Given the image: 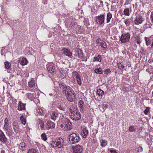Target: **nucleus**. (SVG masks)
Wrapping results in <instances>:
<instances>
[{
  "label": "nucleus",
  "mask_w": 153,
  "mask_h": 153,
  "mask_svg": "<svg viewBox=\"0 0 153 153\" xmlns=\"http://www.w3.org/2000/svg\"><path fill=\"white\" fill-rule=\"evenodd\" d=\"M59 87L62 90V93L66 96L69 101L72 102L75 101V95L71 87L66 85L63 83L61 82L59 84Z\"/></svg>",
  "instance_id": "f257e3e1"
},
{
  "label": "nucleus",
  "mask_w": 153,
  "mask_h": 153,
  "mask_svg": "<svg viewBox=\"0 0 153 153\" xmlns=\"http://www.w3.org/2000/svg\"><path fill=\"white\" fill-rule=\"evenodd\" d=\"M70 112L71 113V118L75 121L78 120L81 118L80 113L76 109L72 108L70 109Z\"/></svg>",
  "instance_id": "f03ea898"
},
{
  "label": "nucleus",
  "mask_w": 153,
  "mask_h": 153,
  "mask_svg": "<svg viewBox=\"0 0 153 153\" xmlns=\"http://www.w3.org/2000/svg\"><path fill=\"white\" fill-rule=\"evenodd\" d=\"M70 144H73L78 143L80 140V138L79 136L76 133H72L69 136Z\"/></svg>",
  "instance_id": "7ed1b4c3"
},
{
  "label": "nucleus",
  "mask_w": 153,
  "mask_h": 153,
  "mask_svg": "<svg viewBox=\"0 0 153 153\" xmlns=\"http://www.w3.org/2000/svg\"><path fill=\"white\" fill-rule=\"evenodd\" d=\"M61 127L63 128L64 131L70 130L72 128V124L68 119H66L65 122L61 125Z\"/></svg>",
  "instance_id": "20e7f679"
},
{
  "label": "nucleus",
  "mask_w": 153,
  "mask_h": 153,
  "mask_svg": "<svg viewBox=\"0 0 153 153\" xmlns=\"http://www.w3.org/2000/svg\"><path fill=\"white\" fill-rule=\"evenodd\" d=\"M130 38V35L129 33H125L122 34L120 40L121 43H123L128 42Z\"/></svg>",
  "instance_id": "39448f33"
},
{
  "label": "nucleus",
  "mask_w": 153,
  "mask_h": 153,
  "mask_svg": "<svg viewBox=\"0 0 153 153\" xmlns=\"http://www.w3.org/2000/svg\"><path fill=\"white\" fill-rule=\"evenodd\" d=\"M47 70L50 73L54 74L56 70L54 65L53 63H50L47 67Z\"/></svg>",
  "instance_id": "423d86ee"
},
{
  "label": "nucleus",
  "mask_w": 153,
  "mask_h": 153,
  "mask_svg": "<svg viewBox=\"0 0 153 153\" xmlns=\"http://www.w3.org/2000/svg\"><path fill=\"white\" fill-rule=\"evenodd\" d=\"M63 140L62 138L59 139L57 141L53 142L52 145H55V146H57L59 148H61L63 146Z\"/></svg>",
  "instance_id": "0eeeda50"
},
{
  "label": "nucleus",
  "mask_w": 153,
  "mask_h": 153,
  "mask_svg": "<svg viewBox=\"0 0 153 153\" xmlns=\"http://www.w3.org/2000/svg\"><path fill=\"white\" fill-rule=\"evenodd\" d=\"M97 22L100 25L104 24L105 21V16L104 15H101L97 16L96 20Z\"/></svg>",
  "instance_id": "6e6552de"
},
{
  "label": "nucleus",
  "mask_w": 153,
  "mask_h": 153,
  "mask_svg": "<svg viewBox=\"0 0 153 153\" xmlns=\"http://www.w3.org/2000/svg\"><path fill=\"white\" fill-rule=\"evenodd\" d=\"M82 151V148L81 146L79 145L74 146L73 148V152L74 153H81Z\"/></svg>",
  "instance_id": "1a4fd4ad"
},
{
  "label": "nucleus",
  "mask_w": 153,
  "mask_h": 153,
  "mask_svg": "<svg viewBox=\"0 0 153 153\" xmlns=\"http://www.w3.org/2000/svg\"><path fill=\"white\" fill-rule=\"evenodd\" d=\"M0 141L3 143H6L7 141V139L4 133L1 130H0Z\"/></svg>",
  "instance_id": "9d476101"
},
{
  "label": "nucleus",
  "mask_w": 153,
  "mask_h": 153,
  "mask_svg": "<svg viewBox=\"0 0 153 153\" xmlns=\"http://www.w3.org/2000/svg\"><path fill=\"white\" fill-rule=\"evenodd\" d=\"M143 20L144 19L140 15H139L137 16L136 18L134 20V23L135 24L138 25L141 24Z\"/></svg>",
  "instance_id": "9b49d317"
},
{
  "label": "nucleus",
  "mask_w": 153,
  "mask_h": 153,
  "mask_svg": "<svg viewBox=\"0 0 153 153\" xmlns=\"http://www.w3.org/2000/svg\"><path fill=\"white\" fill-rule=\"evenodd\" d=\"M18 62L22 65H25L28 64V62L26 58L21 57L18 60Z\"/></svg>",
  "instance_id": "f8f14e48"
},
{
  "label": "nucleus",
  "mask_w": 153,
  "mask_h": 153,
  "mask_svg": "<svg viewBox=\"0 0 153 153\" xmlns=\"http://www.w3.org/2000/svg\"><path fill=\"white\" fill-rule=\"evenodd\" d=\"M55 125L54 123L52 122L50 120H48L47 123L45 128L48 129L50 128H54Z\"/></svg>",
  "instance_id": "ddd939ff"
},
{
  "label": "nucleus",
  "mask_w": 153,
  "mask_h": 153,
  "mask_svg": "<svg viewBox=\"0 0 153 153\" xmlns=\"http://www.w3.org/2000/svg\"><path fill=\"white\" fill-rule=\"evenodd\" d=\"M63 52L66 56L70 58L72 57V53L69 49L64 48L63 49Z\"/></svg>",
  "instance_id": "4468645a"
},
{
  "label": "nucleus",
  "mask_w": 153,
  "mask_h": 153,
  "mask_svg": "<svg viewBox=\"0 0 153 153\" xmlns=\"http://www.w3.org/2000/svg\"><path fill=\"white\" fill-rule=\"evenodd\" d=\"M82 137L84 138H86L88 134V131L86 128H83L82 129Z\"/></svg>",
  "instance_id": "2eb2a0df"
},
{
  "label": "nucleus",
  "mask_w": 153,
  "mask_h": 153,
  "mask_svg": "<svg viewBox=\"0 0 153 153\" xmlns=\"http://www.w3.org/2000/svg\"><path fill=\"white\" fill-rule=\"evenodd\" d=\"M25 105L22 103L21 101L19 102L18 104V109L19 111H22L25 109Z\"/></svg>",
  "instance_id": "dca6fc26"
},
{
  "label": "nucleus",
  "mask_w": 153,
  "mask_h": 153,
  "mask_svg": "<svg viewBox=\"0 0 153 153\" xmlns=\"http://www.w3.org/2000/svg\"><path fill=\"white\" fill-rule=\"evenodd\" d=\"M76 54H77L78 57L80 58H82L83 57V53L82 51L79 48L76 51Z\"/></svg>",
  "instance_id": "f3484780"
},
{
  "label": "nucleus",
  "mask_w": 153,
  "mask_h": 153,
  "mask_svg": "<svg viewBox=\"0 0 153 153\" xmlns=\"http://www.w3.org/2000/svg\"><path fill=\"white\" fill-rule=\"evenodd\" d=\"M58 114L57 112H52L51 114V118L54 121H55L58 117Z\"/></svg>",
  "instance_id": "a211bd4d"
},
{
  "label": "nucleus",
  "mask_w": 153,
  "mask_h": 153,
  "mask_svg": "<svg viewBox=\"0 0 153 153\" xmlns=\"http://www.w3.org/2000/svg\"><path fill=\"white\" fill-rule=\"evenodd\" d=\"M19 147L21 150L23 151L26 150L27 148V146L25 143L22 142L20 143Z\"/></svg>",
  "instance_id": "6ab92c4d"
},
{
  "label": "nucleus",
  "mask_w": 153,
  "mask_h": 153,
  "mask_svg": "<svg viewBox=\"0 0 153 153\" xmlns=\"http://www.w3.org/2000/svg\"><path fill=\"white\" fill-rule=\"evenodd\" d=\"M13 129L14 131L16 133H18L19 132V126L15 123H13Z\"/></svg>",
  "instance_id": "aec40b11"
},
{
  "label": "nucleus",
  "mask_w": 153,
  "mask_h": 153,
  "mask_svg": "<svg viewBox=\"0 0 153 153\" xmlns=\"http://www.w3.org/2000/svg\"><path fill=\"white\" fill-rule=\"evenodd\" d=\"M102 59V57L100 55H98L97 56L94 57L93 62L98 61L100 62H101Z\"/></svg>",
  "instance_id": "412c9836"
},
{
  "label": "nucleus",
  "mask_w": 153,
  "mask_h": 153,
  "mask_svg": "<svg viewBox=\"0 0 153 153\" xmlns=\"http://www.w3.org/2000/svg\"><path fill=\"white\" fill-rule=\"evenodd\" d=\"M4 121V128L7 131L8 130V127L9 126V124L8 123V120L7 118H6L5 119Z\"/></svg>",
  "instance_id": "4be33fe9"
},
{
  "label": "nucleus",
  "mask_w": 153,
  "mask_h": 153,
  "mask_svg": "<svg viewBox=\"0 0 153 153\" xmlns=\"http://www.w3.org/2000/svg\"><path fill=\"white\" fill-rule=\"evenodd\" d=\"M153 36H152L149 37H145L144 38L145 41H146V44L147 46H148L151 43V41L150 38L152 37Z\"/></svg>",
  "instance_id": "5701e85b"
},
{
  "label": "nucleus",
  "mask_w": 153,
  "mask_h": 153,
  "mask_svg": "<svg viewBox=\"0 0 153 153\" xmlns=\"http://www.w3.org/2000/svg\"><path fill=\"white\" fill-rule=\"evenodd\" d=\"M84 103V102L82 100H79L78 102V106L80 108L81 111H83Z\"/></svg>",
  "instance_id": "b1692460"
},
{
  "label": "nucleus",
  "mask_w": 153,
  "mask_h": 153,
  "mask_svg": "<svg viewBox=\"0 0 153 153\" xmlns=\"http://www.w3.org/2000/svg\"><path fill=\"white\" fill-rule=\"evenodd\" d=\"M38 126L40 127L41 130L45 129V125L44 122L42 120H40L39 121Z\"/></svg>",
  "instance_id": "393cba45"
},
{
  "label": "nucleus",
  "mask_w": 153,
  "mask_h": 153,
  "mask_svg": "<svg viewBox=\"0 0 153 153\" xmlns=\"http://www.w3.org/2000/svg\"><path fill=\"white\" fill-rule=\"evenodd\" d=\"M112 15L110 12H108L107 15L106 23H108L112 17Z\"/></svg>",
  "instance_id": "a878e982"
},
{
  "label": "nucleus",
  "mask_w": 153,
  "mask_h": 153,
  "mask_svg": "<svg viewBox=\"0 0 153 153\" xmlns=\"http://www.w3.org/2000/svg\"><path fill=\"white\" fill-rule=\"evenodd\" d=\"M100 142L101 143V145L102 147H105L107 144V141L105 140H101Z\"/></svg>",
  "instance_id": "bb28decb"
},
{
  "label": "nucleus",
  "mask_w": 153,
  "mask_h": 153,
  "mask_svg": "<svg viewBox=\"0 0 153 153\" xmlns=\"http://www.w3.org/2000/svg\"><path fill=\"white\" fill-rule=\"evenodd\" d=\"M97 94L99 96H102L104 94V91L100 88L98 89L97 91Z\"/></svg>",
  "instance_id": "cd10ccee"
},
{
  "label": "nucleus",
  "mask_w": 153,
  "mask_h": 153,
  "mask_svg": "<svg viewBox=\"0 0 153 153\" xmlns=\"http://www.w3.org/2000/svg\"><path fill=\"white\" fill-rule=\"evenodd\" d=\"M35 85L34 81L33 79L31 81L28 82V86L30 88L34 87Z\"/></svg>",
  "instance_id": "c85d7f7f"
},
{
  "label": "nucleus",
  "mask_w": 153,
  "mask_h": 153,
  "mask_svg": "<svg viewBox=\"0 0 153 153\" xmlns=\"http://www.w3.org/2000/svg\"><path fill=\"white\" fill-rule=\"evenodd\" d=\"M27 153H39L38 150L31 148L29 149Z\"/></svg>",
  "instance_id": "c756f323"
},
{
  "label": "nucleus",
  "mask_w": 153,
  "mask_h": 153,
  "mask_svg": "<svg viewBox=\"0 0 153 153\" xmlns=\"http://www.w3.org/2000/svg\"><path fill=\"white\" fill-rule=\"evenodd\" d=\"M94 71L95 73L97 74H102V69L101 68L95 69Z\"/></svg>",
  "instance_id": "7c9ffc66"
},
{
  "label": "nucleus",
  "mask_w": 153,
  "mask_h": 153,
  "mask_svg": "<svg viewBox=\"0 0 153 153\" xmlns=\"http://www.w3.org/2000/svg\"><path fill=\"white\" fill-rule=\"evenodd\" d=\"M4 65L6 68L9 70L11 69V64L10 63L6 62H4Z\"/></svg>",
  "instance_id": "2f4dec72"
},
{
  "label": "nucleus",
  "mask_w": 153,
  "mask_h": 153,
  "mask_svg": "<svg viewBox=\"0 0 153 153\" xmlns=\"http://www.w3.org/2000/svg\"><path fill=\"white\" fill-rule=\"evenodd\" d=\"M20 120L21 121L22 123L24 125H25L26 123V120L24 118V117L23 115H22L20 117Z\"/></svg>",
  "instance_id": "473e14b6"
},
{
  "label": "nucleus",
  "mask_w": 153,
  "mask_h": 153,
  "mask_svg": "<svg viewBox=\"0 0 153 153\" xmlns=\"http://www.w3.org/2000/svg\"><path fill=\"white\" fill-rule=\"evenodd\" d=\"M129 131L130 132H134L136 130V128L134 126H131L129 128Z\"/></svg>",
  "instance_id": "72a5a7b5"
},
{
  "label": "nucleus",
  "mask_w": 153,
  "mask_h": 153,
  "mask_svg": "<svg viewBox=\"0 0 153 153\" xmlns=\"http://www.w3.org/2000/svg\"><path fill=\"white\" fill-rule=\"evenodd\" d=\"M124 14L126 16H129L130 15L129 10L128 8L125 9L124 11Z\"/></svg>",
  "instance_id": "f704fd0d"
},
{
  "label": "nucleus",
  "mask_w": 153,
  "mask_h": 153,
  "mask_svg": "<svg viewBox=\"0 0 153 153\" xmlns=\"http://www.w3.org/2000/svg\"><path fill=\"white\" fill-rule=\"evenodd\" d=\"M76 81L78 83V84L81 85L82 84V82H81V78L80 77V76L77 77V78H76Z\"/></svg>",
  "instance_id": "c9c22d12"
},
{
  "label": "nucleus",
  "mask_w": 153,
  "mask_h": 153,
  "mask_svg": "<svg viewBox=\"0 0 153 153\" xmlns=\"http://www.w3.org/2000/svg\"><path fill=\"white\" fill-rule=\"evenodd\" d=\"M100 45L103 48L105 49L107 48L106 44L104 42H101L100 43Z\"/></svg>",
  "instance_id": "e433bc0d"
},
{
  "label": "nucleus",
  "mask_w": 153,
  "mask_h": 153,
  "mask_svg": "<svg viewBox=\"0 0 153 153\" xmlns=\"http://www.w3.org/2000/svg\"><path fill=\"white\" fill-rule=\"evenodd\" d=\"M124 22L127 26H130V20L129 19H128L126 20H125Z\"/></svg>",
  "instance_id": "4c0bfd02"
},
{
  "label": "nucleus",
  "mask_w": 153,
  "mask_h": 153,
  "mask_svg": "<svg viewBox=\"0 0 153 153\" xmlns=\"http://www.w3.org/2000/svg\"><path fill=\"white\" fill-rule=\"evenodd\" d=\"M36 111L39 115H42L43 113V110L39 108H38L36 109Z\"/></svg>",
  "instance_id": "58836bf2"
},
{
  "label": "nucleus",
  "mask_w": 153,
  "mask_h": 153,
  "mask_svg": "<svg viewBox=\"0 0 153 153\" xmlns=\"http://www.w3.org/2000/svg\"><path fill=\"white\" fill-rule=\"evenodd\" d=\"M73 76L76 79L77 77H78L79 76V74L76 71H74L72 73Z\"/></svg>",
  "instance_id": "ea45409f"
},
{
  "label": "nucleus",
  "mask_w": 153,
  "mask_h": 153,
  "mask_svg": "<svg viewBox=\"0 0 153 153\" xmlns=\"http://www.w3.org/2000/svg\"><path fill=\"white\" fill-rule=\"evenodd\" d=\"M117 65L118 68L121 70H122V68H123L124 67V66L122 64V63H117Z\"/></svg>",
  "instance_id": "a19ab883"
},
{
  "label": "nucleus",
  "mask_w": 153,
  "mask_h": 153,
  "mask_svg": "<svg viewBox=\"0 0 153 153\" xmlns=\"http://www.w3.org/2000/svg\"><path fill=\"white\" fill-rule=\"evenodd\" d=\"M111 71L110 69H107L104 71V72L105 74L108 75L109 73L111 72Z\"/></svg>",
  "instance_id": "79ce46f5"
},
{
  "label": "nucleus",
  "mask_w": 153,
  "mask_h": 153,
  "mask_svg": "<svg viewBox=\"0 0 153 153\" xmlns=\"http://www.w3.org/2000/svg\"><path fill=\"white\" fill-rule=\"evenodd\" d=\"M41 137L44 141H46L47 140V137L45 133L42 134L41 135Z\"/></svg>",
  "instance_id": "37998d69"
},
{
  "label": "nucleus",
  "mask_w": 153,
  "mask_h": 153,
  "mask_svg": "<svg viewBox=\"0 0 153 153\" xmlns=\"http://www.w3.org/2000/svg\"><path fill=\"white\" fill-rule=\"evenodd\" d=\"M149 107H147L146 109L145 110L144 113L145 114H148L149 111Z\"/></svg>",
  "instance_id": "c03bdc74"
},
{
  "label": "nucleus",
  "mask_w": 153,
  "mask_h": 153,
  "mask_svg": "<svg viewBox=\"0 0 153 153\" xmlns=\"http://www.w3.org/2000/svg\"><path fill=\"white\" fill-rule=\"evenodd\" d=\"M107 108V106L105 104H103L102 106V108L103 110L105 111Z\"/></svg>",
  "instance_id": "a18cd8bd"
},
{
  "label": "nucleus",
  "mask_w": 153,
  "mask_h": 153,
  "mask_svg": "<svg viewBox=\"0 0 153 153\" xmlns=\"http://www.w3.org/2000/svg\"><path fill=\"white\" fill-rule=\"evenodd\" d=\"M74 22H71V24H70V27L72 28H74Z\"/></svg>",
  "instance_id": "49530a36"
},
{
  "label": "nucleus",
  "mask_w": 153,
  "mask_h": 153,
  "mask_svg": "<svg viewBox=\"0 0 153 153\" xmlns=\"http://www.w3.org/2000/svg\"><path fill=\"white\" fill-rule=\"evenodd\" d=\"M58 108L60 110H61L63 111H64L65 110V108L62 107L60 105H58Z\"/></svg>",
  "instance_id": "de8ad7c7"
},
{
  "label": "nucleus",
  "mask_w": 153,
  "mask_h": 153,
  "mask_svg": "<svg viewBox=\"0 0 153 153\" xmlns=\"http://www.w3.org/2000/svg\"><path fill=\"white\" fill-rule=\"evenodd\" d=\"M101 40V39L100 38H98L96 40V43L97 44H99L100 41Z\"/></svg>",
  "instance_id": "09e8293b"
},
{
  "label": "nucleus",
  "mask_w": 153,
  "mask_h": 153,
  "mask_svg": "<svg viewBox=\"0 0 153 153\" xmlns=\"http://www.w3.org/2000/svg\"><path fill=\"white\" fill-rule=\"evenodd\" d=\"M151 19L152 23H153V12L151 13Z\"/></svg>",
  "instance_id": "8fccbe9b"
},
{
  "label": "nucleus",
  "mask_w": 153,
  "mask_h": 153,
  "mask_svg": "<svg viewBox=\"0 0 153 153\" xmlns=\"http://www.w3.org/2000/svg\"><path fill=\"white\" fill-rule=\"evenodd\" d=\"M110 152L111 153H118L116 152L115 150H113L111 149H110Z\"/></svg>",
  "instance_id": "3c124183"
},
{
  "label": "nucleus",
  "mask_w": 153,
  "mask_h": 153,
  "mask_svg": "<svg viewBox=\"0 0 153 153\" xmlns=\"http://www.w3.org/2000/svg\"><path fill=\"white\" fill-rule=\"evenodd\" d=\"M141 42V41H140V40H139V39L137 40V43L139 45L140 44Z\"/></svg>",
  "instance_id": "603ef678"
},
{
  "label": "nucleus",
  "mask_w": 153,
  "mask_h": 153,
  "mask_svg": "<svg viewBox=\"0 0 153 153\" xmlns=\"http://www.w3.org/2000/svg\"><path fill=\"white\" fill-rule=\"evenodd\" d=\"M1 153H5V151L4 150H2L1 152Z\"/></svg>",
  "instance_id": "864d4df0"
},
{
  "label": "nucleus",
  "mask_w": 153,
  "mask_h": 153,
  "mask_svg": "<svg viewBox=\"0 0 153 153\" xmlns=\"http://www.w3.org/2000/svg\"><path fill=\"white\" fill-rule=\"evenodd\" d=\"M151 48L152 49L153 48V39L152 42V44L151 45Z\"/></svg>",
  "instance_id": "5fc2aeb1"
},
{
  "label": "nucleus",
  "mask_w": 153,
  "mask_h": 153,
  "mask_svg": "<svg viewBox=\"0 0 153 153\" xmlns=\"http://www.w3.org/2000/svg\"><path fill=\"white\" fill-rule=\"evenodd\" d=\"M49 95L51 96H52L53 94H49Z\"/></svg>",
  "instance_id": "6e6d98bb"
},
{
  "label": "nucleus",
  "mask_w": 153,
  "mask_h": 153,
  "mask_svg": "<svg viewBox=\"0 0 153 153\" xmlns=\"http://www.w3.org/2000/svg\"><path fill=\"white\" fill-rule=\"evenodd\" d=\"M152 96H153V92H152Z\"/></svg>",
  "instance_id": "4d7b16f0"
},
{
  "label": "nucleus",
  "mask_w": 153,
  "mask_h": 153,
  "mask_svg": "<svg viewBox=\"0 0 153 153\" xmlns=\"http://www.w3.org/2000/svg\"><path fill=\"white\" fill-rule=\"evenodd\" d=\"M47 4V2H45L44 3V4Z\"/></svg>",
  "instance_id": "13d9d810"
},
{
  "label": "nucleus",
  "mask_w": 153,
  "mask_h": 153,
  "mask_svg": "<svg viewBox=\"0 0 153 153\" xmlns=\"http://www.w3.org/2000/svg\"><path fill=\"white\" fill-rule=\"evenodd\" d=\"M53 146H52V147H54V145L53 144Z\"/></svg>",
  "instance_id": "bf43d9fd"
},
{
  "label": "nucleus",
  "mask_w": 153,
  "mask_h": 153,
  "mask_svg": "<svg viewBox=\"0 0 153 153\" xmlns=\"http://www.w3.org/2000/svg\"><path fill=\"white\" fill-rule=\"evenodd\" d=\"M100 2H101V3H102V1H100Z\"/></svg>",
  "instance_id": "052dcab7"
}]
</instances>
